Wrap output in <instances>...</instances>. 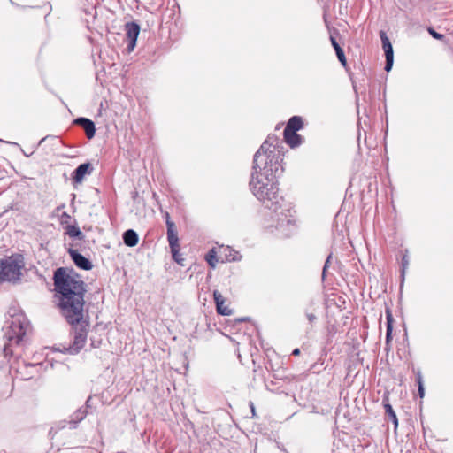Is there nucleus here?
Listing matches in <instances>:
<instances>
[{
    "label": "nucleus",
    "mask_w": 453,
    "mask_h": 453,
    "mask_svg": "<svg viewBox=\"0 0 453 453\" xmlns=\"http://www.w3.org/2000/svg\"><path fill=\"white\" fill-rule=\"evenodd\" d=\"M53 284L61 314L71 325L73 334L72 343L59 351L77 355L85 346L90 326L84 310L86 283L73 268L58 267L53 273Z\"/></svg>",
    "instance_id": "obj_1"
},
{
    "label": "nucleus",
    "mask_w": 453,
    "mask_h": 453,
    "mask_svg": "<svg viewBox=\"0 0 453 453\" xmlns=\"http://www.w3.org/2000/svg\"><path fill=\"white\" fill-rule=\"evenodd\" d=\"M282 142L274 134H269L253 157L252 172L249 182L255 197L266 208H272L283 197L279 195L278 176L282 172Z\"/></svg>",
    "instance_id": "obj_2"
},
{
    "label": "nucleus",
    "mask_w": 453,
    "mask_h": 453,
    "mask_svg": "<svg viewBox=\"0 0 453 453\" xmlns=\"http://www.w3.org/2000/svg\"><path fill=\"white\" fill-rule=\"evenodd\" d=\"M9 318L3 326L5 343L0 350L1 367L9 363L14 354V348L23 345L25 336L31 328L26 314L17 307H11L8 311Z\"/></svg>",
    "instance_id": "obj_3"
},
{
    "label": "nucleus",
    "mask_w": 453,
    "mask_h": 453,
    "mask_svg": "<svg viewBox=\"0 0 453 453\" xmlns=\"http://www.w3.org/2000/svg\"><path fill=\"white\" fill-rule=\"evenodd\" d=\"M269 209L272 210V224L267 227L272 228V232L274 229L280 237L291 236L296 230V211L291 203L283 199V202Z\"/></svg>",
    "instance_id": "obj_4"
},
{
    "label": "nucleus",
    "mask_w": 453,
    "mask_h": 453,
    "mask_svg": "<svg viewBox=\"0 0 453 453\" xmlns=\"http://www.w3.org/2000/svg\"><path fill=\"white\" fill-rule=\"evenodd\" d=\"M25 266L22 254H12L0 260V282L16 281L20 279L21 270Z\"/></svg>",
    "instance_id": "obj_5"
},
{
    "label": "nucleus",
    "mask_w": 453,
    "mask_h": 453,
    "mask_svg": "<svg viewBox=\"0 0 453 453\" xmlns=\"http://www.w3.org/2000/svg\"><path fill=\"white\" fill-rule=\"evenodd\" d=\"M165 223L167 228V241L169 242L172 258L178 265L184 266L185 259L183 258L182 254L180 252V247L179 242L177 228L174 222L171 220L170 216L167 212L165 213Z\"/></svg>",
    "instance_id": "obj_6"
},
{
    "label": "nucleus",
    "mask_w": 453,
    "mask_h": 453,
    "mask_svg": "<svg viewBox=\"0 0 453 453\" xmlns=\"http://www.w3.org/2000/svg\"><path fill=\"white\" fill-rule=\"evenodd\" d=\"M125 31L127 39V50L131 52L134 50L136 45V41L140 34L141 27L140 25L134 21L127 22L125 24Z\"/></svg>",
    "instance_id": "obj_7"
},
{
    "label": "nucleus",
    "mask_w": 453,
    "mask_h": 453,
    "mask_svg": "<svg viewBox=\"0 0 453 453\" xmlns=\"http://www.w3.org/2000/svg\"><path fill=\"white\" fill-rule=\"evenodd\" d=\"M68 252L73 262L78 268L85 271H89L93 268L92 262L78 250L70 249Z\"/></svg>",
    "instance_id": "obj_8"
},
{
    "label": "nucleus",
    "mask_w": 453,
    "mask_h": 453,
    "mask_svg": "<svg viewBox=\"0 0 453 453\" xmlns=\"http://www.w3.org/2000/svg\"><path fill=\"white\" fill-rule=\"evenodd\" d=\"M88 412L89 411L83 409V407L79 408L70 416V419L68 421L63 420L59 423V428H65L67 424L70 428H75L76 426L86 418Z\"/></svg>",
    "instance_id": "obj_9"
},
{
    "label": "nucleus",
    "mask_w": 453,
    "mask_h": 453,
    "mask_svg": "<svg viewBox=\"0 0 453 453\" xmlns=\"http://www.w3.org/2000/svg\"><path fill=\"white\" fill-rule=\"evenodd\" d=\"M73 124L83 128L88 139H92L96 134V125L88 118L79 117L73 119Z\"/></svg>",
    "instance_id": "obj_10"
},
{
    "label": "nucleus",
    "mask_w": 453,
    "mask_h": 453,
    "mask_svg": "<svg viewBox=\"0 0 453 453\" xmlns=\"http://www.w3.org/2000/svg\"><path fill=\"white\" fill-rule=\"evenodd\" d=\"M93 171V166L90 163H83L79 165L72 173V180L74 183H81L87 174H90Z\"/></svg>",
    "instance_id": "obj_11"
},
{
    "label": "nucleus",
    "mask_w": 453,
    "mask_h": 453,
    "mask_svg": "<svg viewBox=\"0 0 453 453\" xmlns=\"http://www.w3.org/2000/svg\"><path fill=\"white\" fill-rule=\"evenodd\" d=\"M41 364H24V372L22 368H18V372L20 374L22 380H29L34 378L39 372V366Z\"/></svg>",
    "instance_id": "obj_12"
},
{
    "label": "nucleus",
    "mask_w": 453,
    "mask_h": 453,
    "mask_svg": "<svg viewBox=\"0 0 453 453\" xmlns=\"http://www.w3.org/2000/svg\"><path fill=\"white\" fill-rule=\"evenodd\" d=\"M386 320H387V330H386V341L385 349L388 350L390 348V342L392 340L393 323L394 319L389 308L386 309Z\"/></svg>",
    "instance_id": "obj_13"
},
{
    "label": "nucleus",
    "mask_w": 453,
    "mask_h": 453,
    "mask_svg": "<svg viewBox=\"0 0 453 453\" xmlns=\"http://www.w3.org/2000/svg\"><path fill=\"white\" fill-rule=\"evenodd\" d=\"M284 141L291 147L296 148L302 144L303 138L300 134L294 131H283Z\"/></svg>",
    "instance_id": "obj_14"
},
{
    "label": "nucleus",
    "mask_w": 453,
    "mask_h": 453,
    "mask_svg": "<svg viewBox=\"0 0 453 453\" xmlns=\"http://www.w3.org/2000/svg\"><path fill=\"white\" fill-rule=\"evenodd\" d=\"M380 37L382 42V48L385 52L386 59H394V50L392 44L384 31L380 32Z\"/></svg>",
    "instance_id": "obj_15"
},
{
    "label": "nucleus",
    "mask_w": 453,
    "mask_h": 453,
    "mask_svg": "<svg viewBox=\"0 0 453 453\" xmlns=\"http://www.w3.org/2000/svg\"><path fill=\"white\" fill-rule=\"evenodd\" d=\"M123 242L128 247H134L137 244L139 237L137 233L133 229H127L123 233Z\"/></svg>",
    "instance_id": "obj_16"
},
{
    "label": "nucleus",
    "mask_w": 453,
    "mask_h": 453,
    "mask_svg": "<svg viewBox=\"0 0 453 453\" xmlns=\"http://www.w3.org/2000/svg\"><path fill=\"white\" fill-rule=\"evenodd\" d=\"M303 119L299 116L291 117L284 130L297 132L303 127Z\"/></svg>",
    "instance_id": "obj_17"
},
{
    "label": "nucleus",
    "mask_w": 453,
    "mask_h": 453,
    "mask_svg": "<svg viewBox=\"0 0 453 453\" xmlns=\"http://www.w3.org/2000/svg\"><path fill=\"white\" fill-rule=\"evenodd\" d=\"M330 42L335 50L338 60L343 66H346L347 61L343 50L339 45V43L337 42L336 39L334 36H330Z\"/></svg>",
    "instance_id": "obj_18"
},
{
    "label": "nucleus",
    "mask_w": 453,
    "mask_h": 453,
    "mask_svg": "<svg viewBox=\"0 0 453 453\" xmlns=\"http://www.w3.org/2000/svg\"><path fill=\"white\" fill-rule=\"evenodd\" d=\"M65 234L71 238L78 239L80 241L83 240L85 237L80 227L74 225H68L66 226Z\"/></svg>",
    "instance_id": "obj_19"
},
{
    "label": "nucleus",
    "mask_w": 453,
    "mask_h": 453,
    "mask_svg": "<svg viewBox=\"0 0 453 453\" xmlns=\"http://www.w3.org/2000/svg\"><path fill=\"white\" fill-rule=\"evenodd\" d=\"M383 406H384L386 414L388 416V418L394 423V425L395 426H397L398 419H397V417H396V414H395V411L392 408V405L388 401H386L384 399L383 400Z\"/></svg>",
    "instance_id": "obj_20"
},
{
    "label": "nucleus",
    "mask_w": 453,
    "mask_h": 453,
    "mask_svg": "<svg viewBox=\"0 0 453 453\" xmlns=\"http://www.w3.org/2000/svg\"><path fill=\"white\" fill-rule=\"evenodd\" d=\"M416 373V382L418 384V392L420 398H423L425 395V388H424V382H423V376L421 373V371L418 369L415 371Z\"/></svg>",
    "instance_id": "obj_21"
},
{
    "label": "nucleus",
    "mask_w": 453,
    "mask_h": 453,
    "mask_svg": "<svg viewBox=\"0 0 453 453\" xmlns=\"http://www.w3.org/2000/svg\"><path fill=\"white\" fill-rule=\"evenodd\" d=\"M205 260L211 268H215L218 263L217 253L214 249L209 250L205 255Z\"/></svg>",
    "instance_id": "obj_22"
},
{
    "label": "nucleus",
    "mask_w": 453,
    "mask_h": 453,
    "mask_svg": "<svg viewBox=\"0 0 453 453\" xmlns=\"http://www.w3.org/2000/svg\"><path fill=\"white\" fill-rule=\"evenodd\" d=\"M224 251L226 252L225 256L226 261H237L241 258L239 253L234 250L231 249L230 247L225 248Z\"/></svg>",
    "instance_id": "obj_23"
},
{
    "label": "nucleus",
    "mask_w": 453,
    "mask_h": 453,
    "mask_svg": "<svg viewBox=\"0 0 453 453\" xmlns=\"http://www.w3.org/2000/svg\"><path fill=\"white\" fill-rule=\"evenodd\" d=\"M409 264H410V258H409L408 251L405 250V253L403 255L402 259H401V276H402L403 280L404 279V274H405L406 270L408 269Z\"/></svg>",
    "instance_id": "obj_24"
},
{
    "label": "nucleus",
    "mask_w": 453,
    "mask_h": 453,
    "mask_svg": "<svg viewBox=\"0 0 453 453\" xmlns=\"http://www.w3.org/2000/svg\"><path fill=\"white\" fill-rule=\"evenodd\" d=\"M217 312L220 315L228 316L232 313V310L225 306L224 303L216 304Z\"/></svg>",
    "instance_id": "obj_25"
},
{
    "label": "nucleus",
    "mask_w": 453,
    "mask_h": 453,
    "mask_svg": "<svg viewBox=\"0 0 453 453\" xmlns=\"http://www.w3.org/2000/svg\"><path fill=\"white\" fill-rule=\"evenodd\" d=\"M427 32L433 38L436 40H443L445 38L444 35L437 33L433 27H428Z\"/></svg>",
    "instance_id": "obj_26"
},
{
    "label": "nucleus",
    "mask_w": 453,
    "mask_h": 453,
    "mask_svg": "<svg viewBox=\"0 0 453 453\" xmlns=\"http://www.w3.org/2000/svg\"><path fill=\"white\" fill-rule=\"evenodd\" d=\"M213 299H214L215 304L225 303V299H224L223 296L218 290L213 291Z\"/></svg>",
    "instance_id": "obj_27"
},
{
    "label": "nucleus",
    "mask_w": 453,
    "mask_h": 453,
    "mask_svg": "<svg viewBox=\"0 0 453 453\" xmlns=\"http://www.w3.org/2000/svg\"><path fill=\"white\" fill-rule=\"evenodd\" d=\"M332 258V255H329L325 262V265H324V267H323V271H322V280H324L325 278H326V272L329 266V263H330V260Z\"/></svg>",
    "instance_id": "obj_28"
},
{
    "label": "nucleus",
    "mask_w": 453,
    "mask_h": 453,
    "mask_svg": "<svg viewBox=\"0 0 453 453\" xmlns=\"http://www.w3.org/2000/svg\"><path fill=\"white\" fill-rule=\"evenodd\" d=\"M101 342H102L101 339L90 338V346L93 349L99 348L101 346Z\"/></svg>",
    "instance_id": "obj_29"
},
{
    "label": "nucleus",
    "mask_w": 453,
    "mask_h": 453,
    "mask_svg": "<svg viewBox=\"0 0 453 453\" xmlns=\"http://www.w3.org/2000/svg\"><path fill=\"white\" fill-rule=\"evenodd\" d=\"M93 407V397L92 396H89L87 401H86V403H85V407H83V409L87 410L88 411V410L92 409Z\"/></svg>",
    "instance_id": "obj_30"
},
{
    "label": "nucleus",
    "mask_w": 453,
    "mask_h": 453,
    "mask_svg": "<svg viewBox=\"0 0 453 453\" xmlns=\"http://www.w3.org/2000/svg\"><path fill=\"white\" fill-rule=\"evenodd\" d=\"M393 63H394V59H386V64H385V67H384L386 72L391 71Z\"/></svg>",
    "instance_id": "obj_31"
},
{
    "label": "nucleus",
    "mask_w": 453,
    "mask_h": 453,
    "mask_svg": "<svg viewBox=\"0 0 453 453\" xmlns=\"http://www.w3.org/2000/svg\"><path fill=\"white\" fill-rule=\"evenodd\" d=\"M70 219H71V216L65 211H64L60 216V220H61L62 224L66 223Z\"/></svg>",
    "instance_id": "obj_32"
},
{
    "label": "nucleus",
    "mask_w": 453,
    "mask_h": 453,
    "mask_svg": "<svg viewBox=\"0 0 453 453\" xmlns=\"http://www.w3.org/2000/svg\"><path fill=\"white\" fill-rule=\"evenodd\" d=\"M305 315L310 323H313L317 319L313 313L306 312Z\"/></svg>",
    "instance_id": "obj_33"
},
{
    "label": "nucleus",
    "mask_w": 453,
    "mask_h": 453,
    "mask_svg": "<svg viewBox=\"0 0 453 453\" xmlns=\"http://www.w3.org/2000/svg\"><path fill=\"white\" fill-rule=\"evenodd\" d=\"M249 406L250 408V411H251V418H255L257 416L256 414V409H255V405L253 403V402H250L249 403Z\"/></svg>",
    "instance_id": "obj_34"
},
{
    "label": "nucleus",
    "mask_w": 453,
    "mask_h": 453,
    "mask_svg": "<svg viewBox=\"0 0 453 453\" xmlns=\"http://www.w3.org/2000/svg\"><path fill=\"white\" fill-rule=\"evenodd\" d=\"M299 354H300V349L298 348L295 349L292 351V355H294V356H298Z\"/></svg>",
    "instance_id": "obj_35"
},
{
    "label": "nucleus",
    "mask_w": 453,
    "mask_h": 453,
    "mask_svg": "<svg viewBox=\"0 0 453 453\" xmlns=\"http://www.w3.org/2000/svg\"><path fill=\"white\" fill-rule=\"evenodd\" d=\"M56 434V431L54 430V428L52 427L50 432H49V434L51 435V437L53 438V436L55 435Z\"/></svg>",
    "instance_id": "obj_36"
},
{
    "label": "nucleus",
    "mask_w": 453,
    "mask_h": 453,
    "mask_svg": "<svg viewBox=\"0 0 453 453\" xmlns=\"http://www.w3.org/2000/svg\"><path fill=\"white\" fill-rule=\"evenodd\" d=\"M49 136H45L42 139L40 140L38 145H41Z\"/></svg>",
    "instance_id": "obj_37"
},
{
    "label": "nucleus",
    "mask_w": 453,
    "mask_h": 453,
    "mask_svg": "<svg viewBox=\"0 0 453 453\" xmlns=\"http://www.w3.org/2000/svg\"><path fill=\"white\" fill-rule=\"evenodd\" d=\"M7 143L11 144V145H14V146H19L17 142H6Z\"/></svg>",
    "instance_id": "obj_38"
},
{
    "label": "nucleus",
    "mask_w": 453,
    "mask_h": 453,
    "mask_svg": "<svg viewBox=\"0 0 453 453\" xmlns=\"http://www.w3.org/2000/svg\"><path fill=\"white\" fill-rule=\"evenodd\" d=\"M246 319H247L246 318H242V319H240L239 320H240V321H244V320H246Z\"/></svg>",
    "instance_id": "obj_39"
},
{
    "label": "nucleus",
    "mask_w": 453,
    "mask_h": 453,
    "mask_svg": "<svg viewBox=\"0 0 453 453\" xmlns=\"http://www.w3.org/2000/svg\"><path fill=\"white\" fill-rule=\"evenodd\" d=\"M0 142H4L2 139H0Z\"/></svg>",
    "instance_id": "obj_40"
}]
</instances>
